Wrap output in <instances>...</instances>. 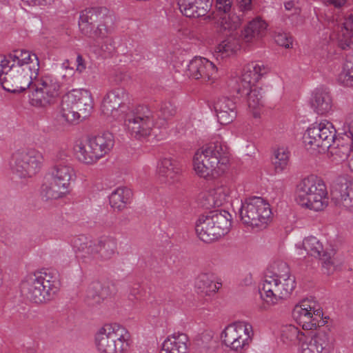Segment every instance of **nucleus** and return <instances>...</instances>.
<instances>
[{
    "label": "nucleus",
    "mask_w": 353,
    "mask_h": 353,
    "mask_svg": "<svg viewBox=\"0 0 353 353\" xmlns=\"http://www.w3.org/2000/svg\"><path fill=\"white\" fill-rule=\"evenodd\" d=\"M39 70L35 54L16 50L7 56H0V83L10 92H21L33 87Z\"/></svg>",
    "instance_id": "1"
},
{
    "label": "nucleus",
    "mask_w": 353,
    "mask_h": 353,
    "mask_svg": "<svg viewBox=\"0 0 353 353\" xmlns=\"http://www.w3.org/2000/svg\"><path fill=\"white\" fill-rule=\"evenodd\" d=\"M228 147L220 141L211 142L199 148L193 157V169L202 178L209 179L223 174L228 169Z\"/></svg>",
    "instance_id": "2"
},
{
    "label": "nucleus",
    "mask_w": 353,
    "mask_h": 353,
    "mask_svg": "<svg viewBox=\"0 0 353 353\" xmlns=\"http://www.w3.org/2000/svg\"><path fill=\"white\" fill-rule=\"evenodd\" d=\"M59 289L57 273L43 270L28 274L21 283V292L30 301L43 303L52 300Z\"/></svg>",
    "instance_id": "3"
},
{
    "label": "nucleus",
    "mask_w": 353,
    "mask_h": 353,
    "mask_svg": "<svg viewBox=\"0 0 353 353\" xmlns=\"http://www.w3.org/2000/svg\"><path fill=\"white\" fill-rule=\"evenodd\" d=\"M296 201L303 207L321 211L328 205V193L324 181L316 175L303 178L297 185Z\"/></svg>",
    "instance_id": "4"
},
{
    "label": "nucleus",
    "mask_w": 353,
    "mask_h": 353,
    "mask_svg": "<svg viewBox=\"0 0 353 353\" xmlns=\"http://www.w3.org/2000/svg\"><path fill=\"white\" fill-rule=\"evenodd\" d=\"M129 331L118 323H107L95 334V344L101 353H125L131 345Z\"/></svg>",
    "instance_id": "5"
},
{
    "label": "nucleus",
    "mask_w": 353,
    "mask_h": 353,
    "mask_svg": "<svg viewBox=\"0 0 353 353\" xmlns=\"http://www.w3.org/2000/svg\"><path fill=\"white\" fill-rule=\"evenodd\" d=\"M231 214L225 210L212 211L201 214L195 230L198 237L205 243H212L226 234L231 227Z\"/></svg>",
    "instance_id": "6"
},
{
    "label": "nucleus",
    "mask_w": 353,
    "mask_h": 353,
    "mask_svg": "<svg viewBox=\"0 0 353 353\" xmlns=\"http://www.w3.org/2000/svg\"><path fill=\"white\" fill-rule=\"evenodd\" d=\"M93 109V99L90 91L72 90L63 98L61 117L67 122H74L80 117L86 118Z\"/></svg>",
    "instance_id": "7"
},
{
    "label": "nucleus",
    "mask_w": 353,
    "mask_h": 353,
    "mask_svg": "<svg viewBox=\"0 0 353 353\" xmlns=\"http://www.w3.org/2000/svg\"><path fill=\"white\" fill-rule=\"evenodd\" d=\"M114 144L110 132L89 138L85 143H79L75 147L77 158L86 164H92L108 154Z\"/></svg>",
    "instance_id": "8"
},
{
    "label": "nucleus",
    "mask_w": 353,
    "mask_h": 353,
    "mask_svg": "<svg viewBox=\"0 0 353 353\" xmlns=\"http://www.w3.org/2000/svg\"><path fill=\"white\" fill-rule=\"evenodd\" d=\"M336 130L334 125L323 121L309 127L303 135L305 148L312 153H324L334 142Z\"/></svg>",
    "instance_id": "9"
},
{
    "label": "nucleus",
    "mask_w": 353,
    "mask_h": 353,
    "mask_svg": "<svg viewBox=\"0 0 353 353\" xmlns=\"http://www.w3.org/2000/svg\"><path fill=\"white\" fill-rule=\"evenodd\" d=\"M121 119L124 121L125 130L136 139L150 135L155 125L152 112L145 105L131 108Z\"/></svg>",
    "instance_id": "10"
},
{
    "label": "nucleus",
    "mask_w": 353,
    "mask_h": 353,
    "mask_svg": "<svg viewBox=\"0 0 353 353\" xmlns=\"http://www.w3.org/2000/svg\"><path fill=\"white\" fill-rule=\"evenodd\" d=\"M44 162L43 154L30 148L14 152L10 161L12 172L21 179L31 178L41 169Z\"/></svg>",
    "instance_id": "11"
},
{
    "label": "nucleus",
    "mask_w": 353,
    "mask_h": 353,
    "mask_svg": "<svg viewBox=\"0 0 353 353\" xmlns=\"http://www.w3.org/2000/svg\"><path fill=\"white\" fill-rule=\"evenodd\" d=\"M269 203L259 196L245 199L239 209L242 223L252 227H265L271 217Z\"/></svg>",
    "instance_id": "12"
},
{
    "label": "nucleus",
    "mask_w": 353,
    "mask_h": 353,
    "mask_svg": "<svg viewBox=\"0 0 353 353\" xmlns=\"http://www.w3.org/2000/svg\"><path fill=\"white\" fill-rule=\"evenodd\" d=\"M34 90L29 95L30 103L37 108H47L54 104L61 94V84L52 75L36 79Z\"/></svg>",
    "instance_id": "13"
},
{
    "label": "nucleus",
    "mask_w": 353,
    "mask_h": 353,
    "mask_svg": "<svg viewBox=\"0 0 353 353\" xmlns=\"http://www.w3.org/2000/svg\"><path fill=\"white\" fill-rule=\"evenodd\" d=\"M253 334V328L250 323L238 321L225 327L221 337L228 347L240 352L248 348Z\"/></svg>",
    "instance_id": "14"
},
{
    "label": "nucleus",
    "mask_w": 353,
    "mask_h": 353,
    "mask_svg": "<svg viewBox=\"0 0 353 353\" xmlns=\"http://www.w3.org/2000/svg\"><path fill=\"white\" fill-rule=\"evenodd\" d=\"M105 16L106 9L104 8H88L82 10L80 12L79 21L81 32L94 40L106 37L108 29L105 24L99 23L94 28V23L101 21Z\"/></svg>",
    "instance_id": "15"
},
{
    "label": "nucleus",
    "mask_w": 353,
    "mask_h": 353,
    "mask_svg": "<svg viewBox=\"0 0 353 353\" xmlns=\"http://www.w3.org/2000/svg\"><path fill=\"white\" fill-rule=\"evenodd\" d=\"M128 101V93L124 88H115L105 95L101 104V111L107 117L121 119L125 113L130 110L126 105Z\"/></svg>",
    "instance_id": "16"
},
{
    "label": "nucleus",
    "mask_w": 353,
    "mask_h": 353,
    "mask_svg": "<svg viewBox=\"0 0 353 353\" xmlns=\"http://www.w3.org/2000/svg\"><path fill=\"white\" fill-rule=\"evenodd\" d=\"M72 244L81 263L95 265L100 261L98 241H92L85 235H80L72 239Z\"/></svg>",
    "instance_id": "17"
},
{
    "label": "nucleus",
    "mask_w": 353,
    "mask_h": 353,
    "mask_svg": "<svg viewBox=\"0 0 353 353\" xmlns=\"http://www.w3.org/2000/svg\"><path fill=\"white\" fill-rule=\"evenodd\" d=\"M220 68L208 59L195 57L188 65L187 75L194 79L214 82L220 76Z\"/></svg>",
    "instance_id": "18"
},
{
    "label": "nucleus",
    "mask_w": 353,
    "mask_h": 353,
    "mask_svg": "<svg viewBox=\"0 0 353 353\" xmlns=\"http://www.w3.org/2000/svg\"><path fill=\"white\" fill-rule=\"evenodd\" d=\"M279 262L272 267V270H268L265 273L262 287L260 289L261 298L269 305L279 304L277 299L278 283L281 278Z\"/></svg>",
    "instance_id": "19"
},
{
    "label": "nucleus",
    "mask_w": 353,
    "mask_h": 353,
    "mask_svg": "<svg viewBox=\"0 0 353 353\" xmlns=\"http://www.w3.org/2000/svg\"><path fill=\"white\" fill-rule=\"evenodd\" d=\"M331 198L336 206L353 212V184L347 179H337L332 185Z\"/></svg>",
    "instance_id": "20"
},
{
    "label": "nucleus",
    "mask_w": 353,
    "mask_h": 353,
    "mask_svg": "<svg viewBox=\"0 0 353 353\" xmlns=\"http://www.w3.org/2000/svg\"><path fill=\"white\" fill-rule=\"evenodd\" d=\"M302 353H330L332 348L330 334L327 330H319L301 344Z\"/></svg>",
    "instance_id": "21"
},
{
    "label": "nucleus",
    "mask_w": 353,
    "mask_h": 353,
    "mask_svg": "<svg viewBox=\"0 0 353 353\" xmlns=\"http://www.w3.org/2000/svg\"><path fill=\"white\" fill-rule=\"evenodd\" d=\"M302 245L308 254L319 258L325 273L330 274L334 267L333 250H324L322 243L315 236L305 238Z\"/></svg>",
    "instance_id": "22"
},
{
    "label": "nucleus",
    "mask_w": 353,
    "mask_h": 353,
    "mask_svg": "<svg viewBox=\"0 0 353 353\" xmlns=\"http://www.w3.org/2000/svg\"><path fill=\"white\" fill-rule=\"evenodd\" d=\"M268 70V68L260 61L251 62L245 65L238 81L237 92L248 91L252 86H256V83L267 74Z\"/></svg>",
    "instance_id": "23"
},
{
    "label": "nucleus",
    "mask_w": 353,
    "mask_h": 353,
    "mask_svg": "<svg viewBox=\"0 0 353 353\" xmlns=\"http://www.w3.org/2000/svg\"><path fill=\"white\" fill-rule=\"evenodd\" d=\"M157 172L163 182L172 184L179 180L182 168L178 161L172 158H163L158 163Z\"/></svg>",
    "instance_id": "24"
},
{
    "label": "nucleus",
    "mask_w": 353,
    "mask_h": 353,
    "mask_svg": "<svg viewBox=\"0 0 353 353\" xmlns=\"http://www.w3.org/2000/svg\"><path fill=\"white\" fill-rule=\"evenodd\" d=\"M279 270L281 273L278 283L279 303L288 298L296 287L295 277L291 274L288 265L283 261L279 262Z\"/></svg>",
    "instance_id": "25"
},
{
    "label": "nucleus",
    "mask_w": 353,
    "mask_h": 353,
    "mask_svg": "<svg viewBox=\"0 0 353 353\" xmlns=\"http://www.w3.org/2000/svg\"><path fill=\"white\" fill-rule=\"evenodd\" d=\"M178 6L187 17H203L211 8L210 0H178Z\"/></svg>",
    "instance_id": "26"
},
{
    "label": "nucleus",
    "mask_w": 353,
    "mask_h": 353,
    "mask_svg": "<svg viewBox=\"0 0 353 353\" xmlns=\"http://www.w3.org/2000/svg\"><path fill=\"white\" fill-rule=\"evenodd\" d=\"M214 108L218 121L221 125L230 123L236 117V104L228 97L219 99L215 102Z\"/></svg>",
    "instance_id": "27"
},
{
    "label": "nucleus",
    "mask_w": 353,
    "mask_h": 353,
    "mask_svg": "<svg viewBox=\"0 0 353 353\" xmlns=\"http://www.w3.org/2000/svg\"><path fill=\"white\" fill-rule=\"evenodd\" d=\"M188 336L183 333L169 336L163 343L161 353H187Z\"/></svg>",
    "instance_id": "28"
},
{
    "label": "nucleus",
    "mask_w": 353,
    "mask_h": 353,
    "mask_svg": "<svg viewBox=\"0 0 353 353\" xmlns=\"http://www.w3.org/2000/svg\"><path fill=\"white\" fill-rule=\"evenodd\" d=\"M247 96V103L254 118H259L261 109L263 106V92L261 88L252 86L248 91L237 92Z\"/></svg>",
    "instance_id": "29"
},
{
    "label": "nucleus",
    "mask_w": 353,
    "mask_h": 353,
    "mask_svg": "<svg viewBox=\"0 0 353 353\" xmlns=\"http://www.w3.org/2000/svg\"><path fill=\"white\" fill-rule=\"evenodd\" d=\"M311 105L319 114H325L329 112L332 107V99L330 92L322 88L316 89L313 93Z\"/></svg>",
    "instance_id": "30"
},
{
    "label": "nucleus",
    "mask_w": 353,
    "mask_h": 353,
    "mask_svg": "<svg viewBox=\"0 0 353 353\" xmlns=\"http://www.w3.org/2000/svg\"><path fill=\"white\" fill-rule=\"evenodd\" d=\"M49 176L70 186V181L76 177L72 166L65 162H57L51 168Z\"/></svg>",
    "instance_id": "31"
},
{
    "label": "nucleus",
    "mask_w": 353,
    "mask_h": 353,
    "mask_svg": "<svg viewBox=\"0 0 353 353\" xmlns=\"http://www.w3.org/2000/svg\"><path fill=\"white\" fill-rule=\"evenodd\" d=\"M69 191V186L52 177L41 187V194L47 200L57 199L64 196Z\"/></svg>",
    "instance_id": "32"
},
{
    "label": "nucleus",
    "mask_w": 353,
    "mask_h": 353,
    "mask_svg": "<svg viewBox=\"0 0 353 353\" xmlns=\"http://www.w3.org/2000/svg\"><path fill=\"white\" fill-rule=\"evenodd\" d=\"M267 23L260 18L251 21L242 32L243 39L245 42H251L262 37L265 34Z\"/></svg>",
    "instance_id": "33"
},
{
    "label": "nucleus",
    "mask_w": 353,
    "mask_h": 353,
    "mask_svg": "<svg viewBox=\"0 0 353 353\" xmlns=\"http://www.w3.org/2000/svg\"><path fill=\"white\" fill-rule=\"evenodd\" d=\"M338 45L342 50H346L353 48V15L345 19L337 35Z\"/></svg>",
    "instance_id": "34"
},
{
    "label": "nucleus",
    "mask_w": 353,
    "mask_h": 353,
    "mask_svg": "<svg viewBox=\"0 0 353 353\" xmlns=\"http://www.w3.org/2000/svg\"><path fill=\"white\" fill-rule=\"evenodd\" d=\"M132 198V190L127 187H119L110 195L109 201L112 208L121 211L126 208Z\"/></svg>",
    "instance_id": "35"
},
{
    "label": "nucleus",
    "mask_w": 353,
    "mask_h": 353,
    "mask_svg": "<svg viewBox=\"0 0 353 353\" xmlns=\"http://www.w3.org/2000/svg\"><path fill=\"white\" fill-rule=\"evenodd\" d=\"M195 286L201 293L210 296L221 286V283L215 281V276L212 273H201L196 279Z\"/></svg>",
    "instance_id": "36"
},
{
    "label": "nucleus",
    "mask_w": 353,
    "mask_h": 353,
    "mask_svg": "<svg viewBox=\"0 0 353 353\" xmlns=\"http://www.w3.org/2000/svg\"><path fill=\"white\" fill-rule=\"evenodd\" d=\"M353 144L347 143L344 139H335L334 142L331 143V146L327 149L332 161L341 162L347 159Z\"/></svg>",
    "instance_id": "37"
},
{
    "label": "nucleus",
    "mask_w": 353,
    "mask_h": 353,
    "mask_svg": "<svg viewBox=\"0 0 353 353\" xmlns=\"http://www.w3.org/2000/svg\"><path fill=\"white\" fill-rule=\"evenodd\" d=\"M230 190L226 186H218L210 191L205 196L208 201L207 204H204L207 208L212 207H219L228 201Z\"/></svg>",
    "instance_id": "38"
},
{
    "label": "nucleus",
    "mask_w": 353,
    "mask_h": 353,
    "mask_svg": "<svg viewBox=\"0 0 353 353\" xmlns=\"http://www.w3.org/2000/svg\"><path fill=\"white\" fill-rule=\"evenodd\" d=\"M239 49L240 46L236 39L228 38L215 48L214 56L217 61L223 60L234 54Z\"/></svg>",
    "instance_id": "39"
},
{
    "label": "nucleus",
    "mask_w": 353,
    "mask_h": 353,
    "mask_svg": "<svg viewBox=\"0 0 353 353\" xmlns=\"http://www.w3.org/2000/svg\"><path fill=\"white\" fill-rule=\"evenodd\" d=\"M100 261H108L113 258L117 253V242L114 237L102 236L98 241Z\"/></svg>",
    "instance_id": "40"
},
{
    "label": "nucleus",
    "mask_w": 353,
    "mask_h": 353,
    "mask_svg": "<svg viewBox=\"0 0 353 353\" xmlns=\"http://www.w3.org/2000/svg\"><path fill=\"white\" fill-rule=\"evenodd\" d=\"M106 290L99 281H94L90 283L86 291L85 301L89 305H96L101 303L105 296Z\"/></svg>",
    "instance_id": "41"
},
{
    "label": "nucleus",
    "mask_w": 353,
    "mask_h": 353,
    "mask_svg": "<svg viewBox=\"0 0 353 353\" xmlns=\"http://www.w3.org/2000/svg\"><path fill=\"white\" fill-rule=\"evenodd\" d=\"M281 339L285 343H301L305 339V335L297 327L293 325H286L283 327Z\"/></svg>",
    "instance_id": "42"
},
{
    "label": "nucleus",
    "mask_w": 353,
    "mask_h": 353,
    "mask_svg": "<svg viewBox=\"0 0 353 353\" xmlns=\"http://www.w3.org/2000/svg\"><path fill=\"white\" fill-rule=\"evenodd\" d=\"M316 307V303L309 299L303 300L299 304L296 305L292 311V316L298 323L301 320L313 313V310Z\"/></svg>",
    "instance_id": "43"
},
{
    "label": "nucleus",
    "mask_w": 353,
    "mask_h": 353,
    "mask_svg": "<svg viewBox=\"0 0 353 353\" xmlns=\"http://www.w3.org/2000/svg\"><path fill=\"white\" fill-rule=\"evenodd\" d=\"M175 112V107L171 102L165 101L161 103L158 111L159 120L155 124L159 128H165L167 124L166 121L172 117Z\"/></svg>",
    "instance_id": "44"
},
{
    "label": "nucleus",
    "mask_w": 353,
    "mask_h": 353,
    "mask_svg": "<svg viewBox=\"0 0 353 353\" xmlns=\"http://www.w3.org/2000/svg\"><path fill=\"white\" fill-rule=\"evenodd\" d=\"M213 335L210 332H203L196 339V353H214Z\"/></svg>",
    "instance_id": "45"
},
{
    "label": "nucleus",
    "mask_w": 353,
    "mask_h": 353,
    "mask_svg": "<svg viewBox=\"0 0 353 353\" xmlns=\"http://www.w3.org/2000/svg\"><path fill=\"white\" fill-rule=\"evenodd\" d=\"M312 311V314H309L301 321L298 323L299 325L302 326L303 330H312L316 329L321 321L323 314L322 311L319 308L316 307Z\"/></svg>",
    "instance_id": "46"
},
{
    "label": "nucleus",
    "mask_w": 353,
    "mask_h": 353,
    "mask_svg": "<svg viewBox=\"0 0 353 353\" xmlns=\"http://www.w3.org/2000/svg\"><path fill=\"white\" fill-rule=\"evenodd\" d=\"M290 159V152L287 148H279L274 152V164L277 172H281L286 168Z\"/></svg>",
    "instance_id": "47"
},
{
    "label": "nucleus",
    "mask_w": 353,
    "mask_h": 353,
    "mask_svg": "<svg viewBox=\"0 0 353 353\" xmlns=\"http://www.w3.org/2000/svg\"><path fill=\"white\" fill-rule=\"evenodd\" d=\"M339 81L345 86H353V63L347 61L339 75Z\"/></svg>",
    "instance_id": "48"
},
{
    "label": "nucleus",
    "mask_w": 353,
    "mask_h": 353,
    "mask_svg": "<svg viewBox=\"0 0 353 353\" xmlns=\"http://www.w3.org/2000/svg\"><path fill=\"white\" fill-rule=\"evenodd\" d=\"M275 42L285 48H289L292 46V39L290 36L285 32L276 33L274 36Z\"/></svg>",
    "instance_id": "49"
},
{
    "label": "nucleus",
    "mask_w": 353,
    "mask_h": 353,
    "mask_svg": "<svg viewBox=\"0 0 353 353\" xmlns=\"http://www.w3.org/2000/svg\"><path fill=\"white\" fill-rule=\"evenodd\" d=\"M231 0H216V8L219 11H222L225 14H228L231 10Z\"/></svg>",
    "instance_id": "50"
},
{
    "label": "nucleus",
    "mask_w": 353,
    "mask_h": 353,
    "mask_svg": "<svg viewBox=\"0 0 353 353\" xmlns=\"http://www.w3.org/2000/svg\"><path fill=\"white\" fill-rule=\"evenodd\" d=\"M345 123L347 124L345 135L347 138L351 139V143L353 144V113H351L348 115Z\"/></svg>",
    "instance_id": "51"
},
{
    "label": "nucleus",
    "mask_w": 353,
    "mask_h": 353,
    "mask_svg": "<svg viewBox=\"0 0 353 353\" xmlns=\"http://www.w3.org/2000/svg\"><path fill=\"white\" fill-rule=\"evenodd\" d=\"M239 8L241 11L251 10L252 0H238Z\"/></svg>",
    "instance_id": "52"
},
{
    "label": "nucleus",
    "mask_w": 353,
    "mask_h": 353,
    "mask_svg": "<svg viewBox=\"0 0 353 353\" xmlns=\"http://www.w3.org/2000/svg\"><path fill=\"white\" fill-rule=\"evenodd\" d=\"M326 5H332L335 8L342 7L346 2V0H321Z\"/></svg>",
    "instance_id": "53"
},
{
    "label": "nucleus",
    "mask_w": 353,
    "mask_h": 353,
    "mask_svg": "<svg viewBox=\"0 0 353 353\" xmlns=\"http://www.w3.org/2000/svg\"><path fill=\"white\" fill-rule=\"evenodd\" d=\"M85 69V64L84 59L81 54H78L77 57V70L79 72H82Z\"/></svg>",
    "instance_id": "54"
},
{
    "label": "nucleus",
    "mask_w": 353,
    "mask_h": 353,
    "mask_svg": "<svg viewBox=\"0 0 353 353\" xmlns=\"http://www.w3.org/2000/svg\"><path fill=\"white\" fill-rule=\"evenodd\" d=\"M108 41L106 40L104 43L101 47V50L102 52L104 53V55L106 56L107 54H110L112 50H113V46L110 43H108Z\"/></svg>",
    "instance_id": "55"
},
{
    "label": "nucleus",
    "mask_w": 353,
    "mask_h": 353,
    "mask_svg": "<svg viewBox=\"0 0 353 353\" xmlns=\"http://www.w3.org/2000/svg\"><path fill=\"white\" fill-rule=\"evenodd\" d=\"M284 6H285V8L287 10H291L294 8V3L293 1H288V2L285 3Z\"/></svg>",
    "instance_id": "56"
},
{
    "label": "nucleus",
    "mask_w": 353,
    "mask_h": 353,
    "mask_svg": "<svg viewBox=\"0 0 353 353\" xmlns=\"http://www.w3.org/2000/svg\"><path fill=\"white\" fill-rule=\"evenodd\" d=\"M239 24V22H238V20H236V21H233V23L231 24V25H228L227 26H225L224 28L226 29V28H229V29H232V28H236L237 27Z\"/></svg>",
    "instance_id": "57"
},
{
    "label": "nucleus",
    "mask_w": 353,
    "mask_h": 353,
    "mask_svg": "<svg viewBox=\"0 0 353 353\" xmlns=\"http://www.w3.org/2000/svg\"><path fill=\"white\" fill-rule=\"evenodd\" d=\"M225 21V23H227V19H226V16H225L224 17H222V21L221 23L223 24V21Z\"/></svg>",
    "instance_id": "58"
}]
</instances>
